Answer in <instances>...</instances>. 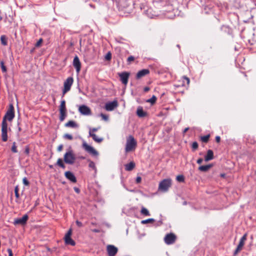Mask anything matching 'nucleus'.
Wrapping results in <instances>:
<instances>
[{"label":"nucleus","instance_id":"58836bf2","mask_svg":"<svg viewBox=\"0 0 256 256\" xmlns=\"http://www.w3.org/2000/svg\"><path fill=\"white\" fill-rule=\"evenodd\" d=\"M0 64L2 72H6V68L4 64V62H0Z\"/></svg>","mask_w":256,"mask_h":256},{"label":"nucleus","instance_id":"e2e57ef3","mask_svg":"<svg viewBox=\"0 0 256 256\" xmlns=\"http://www.w3.org/2000/svg\"><path fill=\"white\" fill-rule=\"evenodd\" d=\"M244 76H245L246 77V76H247L246 75V74H244Z\"/></svg>","mask_w":256,"mask_h":256},{"label":"nucleus","instance_id":"412c9836","mask_svg":"<svg viewBox=\"0 0 256 256\" xmlns=\"http://www.w3.org/2000/svg\"><path fill=\"white\" fill-rule=\"evenodd\" d=\"M214 158V152L212 150H209L207 152V154L204 158V160L206 162L212 160Z\"/></svg>","mask_w":256,"mask_h":256},{"label":"nucleus","instance_id":"c03bdc74","mask_svg":"<svg viewBox=\"0 0 256 256\" xmlns=\"http://www.w3.org/2000/svg\"><path fill=\"white\" fill-rule=\"evenodd\" d=\"M24 153L26 155H28L30 153V148L28 146H26L25 148Z\"/></svg>","mask_w":256,"mask_h":256},{"label":"nucleus","instance_id":"7c9ffc66","mask_svg":"<svg viewBox=\"0 0 256 256\" xmlns=\"http://www.w3.org/2000/svg\"><path fill=\"white\" fill-rule=\"evenodd\" d=\"M176 180L178 182H184V177L183 175H178L176 176Z\"/></svg>","mask_w":256,"mask_h":256},{"label":"nucleus","instance_id":"864d4df0","mask_svg":"<svg viewBox=\"0 0 256 256\" xmlns=\"http://www.w3.org/2000/svg\"><path fill=\"white\" fill-rule=\"evenodd\" d=\"M203 162V159L202 158H200L197 160V163L198 164H201Z\"/></svg>","mask_w":256,"mask_h":256},{"label":"nucleus","instance_id":"f704fd0d","mask_svg":"<svg viewBox=\"0 0 256 256\" xmlns=\"http://www.w3.org/2000/svg\"><path fill=\"white\" fill-rule=\"evenodd\" d=\"M18 191H19L18 186H16L14 188V194H15L16 197L17 198H20V194H19V193H18Z\"/></svg>","mask_w":256,"mask_h":256},{"label":"nucleus","instance_id":"4c0bfd02","mask_svg":"<svg viewBox=\"0 0 256 256\" xmlns=\"http://www.w3.org/2000/svg\"><path fill=\"white\" fill-rule=\"evenodd\" d=\"M64 138L69 140H72L73 138L72 136L68 134H66L64 136Z\"/></svg>","mask_w":256,"mask_h":256},{"label":"nucleus","instance_id":"4d7b16f0","mask_svg":"<svg viewBox=\"0 0 256 256\" xmlns=\"http://www.w3.org/2000/svg\"><path fill=\"white\" fill-rule=\"evenodd\" d=\"M74 190L75 192H76V193H78H78L80 192V190L79 188H74Z\"/></svg>","mask_w":256,"mask_h":256},{"label":"nucleus","instance_id":"09e8293b","mask_svg":"<svg viewBox=\"0 0 256 256\" xmlns=\"http://www.w3.org/2000/svg\"><path fill=\"white\" fill-rule=\"evenodd\" d=\"M142 180V178L140 176H138L136 178V182L138 184L140 183Z\"/></svg>","mask_w":256,"mask_h":256},{"label":"nucleus","instance_id":"9d476101","mask_svg":"<svg viewBox=\"0 0 256 256\" xmlns=\"http://www.w3.org/2000/svg\"><path fill=\"white\" fill-rule=\"evenodd\" d=\"M72 230L70 228L64 236V241L66 244L74 246L76 244L75 242L71 238Z\"/></svg>","mask_w":256,"mask_h":256},{"label":"nucleus","instance_id":"a18cd8bd","mask_svg":"<svg viewBox=\"0 0 256 256\" xmlns=\"http://www.w3.org/2000/svg\"><path fill=\"white\" fill-rule=\"evenodd\" d=\"M182 78H183V79H184V80H186V84H189L190 82V80L189 78H188V77H186V76H183V77H182Z\"/></svg>","mask_w":256,"mask_h":256},{"label":"nucleus","instance_id":"49530a36","mask_svg":"<svg viewBox=\"0 0 256 256\" xmlns=\"http://www.w3.org/2000/svg\"><path fill=\"white\" fill-rule=\"evenodd\" d=\"M8 256H13V254L12 250L10 248L8 249Z\"/></svg>","mask_w":256,"mask_h":256},{"label":"nucleus","instance_id":"0eeeda50","mask_svg":"<svg viewBox=\"0 0 256 256\" xmlns=\"http://www.w3.org/2000/svg\"><path fill=\"white\" fill-rule=\"evenodd\" d=\"M8 124L7 122H5L4 121H2V140L3 142H6L8 140Z\"/></svg>","mask_w":256,"mask_h":256},{"label":"nucleus","instance_id":"603ef678","mask_svg":"<svg viewBox=\"0 0 256 256\" xmlns=\"http://www.w3.org/2000/svg\"><path fill=\"white\" fill-rule=\"evenodd\" d=\"M98 130V128H93L92 130H90V131H91L92 132L94 133V132H96Z\"/></svg>","mask_w":256,"mask_h":256},{"label":"nucleus","instance_id":"79ce46f5","mask_svg":"<svg viewBox=\"0 0 256 256\" xmlns=\"http://www.w3.org/2000/svg\"><path fill=\"white\" fill-rule=\"evenodd\" d=\"M22 182L25 186H28L30 184V182L26 178H23Z\"/></svg>","mask_w":256,"mask_h":256},{"label":"nucleus","instance_id":"e433bc0d","mask_svg":"<svg viewBox=\"0 0 256 256\" xmlns=\"http://www.w3.org/2000/svg\"><path fill=\"white\" fill-rule=\"evenodd\" d=\"M100 116L102 117V119L105 121H108V116L105 114L102 113Z\"/></svg>","mask_w":256,"mask_h":256},{"label":"nucleus","instance_id":"9b49d317","mask_svg":"<svg viewBox=\"0 0 256 256\" xmlns=\"http://www.w3.org/2000/svg\"><path fill=\"white\" fill-rule=\"evenodd\" d=\"M247 233H246L240 238V241L239 242V244L235 250L234 254H236L238 253L240 250H241L242 248V247L244 246L245 242L247 238Z\"/></svg>","mask_w":256,"mask_h":256},{"label":"nucleus","instance_id":"4be33fe9","mask_svg":"<svg viewBox=\"0 0 256 256\" xmlns=\"http://www.w3.org/2000/svg\"><path fill=\"white\" fill-rule=\"evenodd\" d=\"M64 126L67 128H76L78 127V124L73 120H69L65 124Z\"/></svg>","mask_w":256,"mask_h":256},{"label":"nucleus","instance_id":"b1692460","mask_svg":"<svg viewBox=\"0 0 256 256\" xmlns=\"http://www.w3.org/2000/svg\"><path fill=\"white\" fill-rule=\"evenodd\" d=\"M135 166V163L134 162H131L125 165V170L126 171H131L134 168Z\"/></svg>","mask_w":256,"mask_h":256},{"label":"nucleus","instance_id":"c9c22d12","mask_svg":"<svg viewBox=\"0 0 256 256\" xmlns=\"http://www.w3.org/2000/svg\"><path fill=\"white\" fill-rule=\"evenodd\" d=\"M88 166L90 168H92L93 170H96V168L95 166V164L92 161L90 160Z\"/></svg>","mask_w":256,"mask_h":256},{"label":"nucleus","instance_id":"1a4fd4ad","mask_svg":"<svg viewBox=\"0 0 256 256\" xmlns=\"http://www.w3.org/2000/svg\"><path fill=\"white\" fill-rule=\"evenodd\" d=\"M176 240V236L174 233L166 234L164 238L165 243L168 245L173 244Z\"/></svg>","mask_w":256,"mask_h":256},{"label":"nucleus","instance_id":"f3484780","mask_svg":"<svg viewBox=\"0 0 256 256\" xmlns=\"http://www.w3.org/2000/svg\"><path fill=\"white\" fill-rule=\"evenodd\" d=\"M73 66L75 68L77 72H79L81 68V62L78 56L74 57L73 60Z\"/></svg>","mask_w":256,"mask_h":256},{"label":"nucleus","instance_id":"cd10ccee","mask_svg":"<svg viewBox=\"0 0 256 256\" xmlns=\"http://www.w3.org/2000/svg\"><path fill=\"white\" fill-rule=\"evenodd\" d=\"M1 43L4 46H6L8 44L7 38L4 35H2L0 36Z\"/></svg>","mask_w":256,"mask_h":256},{"label":"nucleus","instance_id":"a878e982","mask_svg":"<svg viewBox=\"0 0 256 256\" xmlns=\"http://www.w3.org/2000/svg\"><path fill=\"white\" fill-rule=\"evenodd\" d=\"M210 135L207 134L206 136H202L200 137V140L204 143H207L210 140Z\"/></svg>","mask_w":256,"mask_h":256},{"label":"nucleus","instance_id":"7ed1b4c3","mask_svg":"<svg viewBox=\"0 0 256 256\" xmlns=\"http://www.w3.org/2000/svg\"><path fill=\"white\" fill-rule=\"evenodd\" d=\"M172 180L170 178L164 179L160 182L158 189L164 192H167L172 186Z\"/></svg>","mask_w":256,"mask_h":256},{"label":"nucleus","instance_id":"3c124183","mask_svg":"<svg viewBox=\"0 0 256 256\" xmlns=\"http://www.w3.org/2000/svg\"><path fill=\"white\" fill-rule=\"evenodd\" d=\"M216 142L218 143L220 141V136H216Z\"/></svg>","mask_w":256,"mask_h":256},{"label":"nucleus","instance_id":"c85d7f7f","mask_svg":"<svg viewBox=\"0 0 256 256\" xmlns=\"http://www.w3.org/2000/svg\"><path fill=\"white\" fill-rule=\"evenodd\" d=\"M56 164L60 167L62 168H65V166L63 162V161L62 159L58 158L57 160Z\"/></svg>","mask_w":256,"mask_h":256},{"label":"nucleus","instance_id":"a19ab883","mask_svg":"<svg viewBox=\"0 0 256 256\" xmlns=\"http://www.w3.org/2000/svg\"><path fill=\"white\" fill-rule=\"evenodd\" d=\"M112 58V54L110 52L107 53V54L105 56V59L107 60H110Z\"/></svg>","mask_w":256,"mask_h":256},{"label":"nucleus","instance_id":"13d9d810","mask_svg":"<svg viewBox=\"0 0 256 256\" xmlns=\"http://www.w3.org/2000/svg\"><path fill=\"white\" fill-rule=\"evenodd\" d=\"M189 130V128H186L184 129V131H183V133L184 134H185L187 132V131Z\"/></svg>","mask_w":256,"mask_h":256},{"label":"nucleus","instance_id":"052dcab7","mask_svg":"<svg viewBox=\"0 0 256 256\" xmlns=\"http://www.w3.org/2000/svg\"><path fill=\"white\" fill-rule=\"evenodd\" d=\"M18 130H19V131H20V130H21V128H18Z\"/></svg>","mask_w":256,"mask_h":256},{"label":"nucleus","instance_id":"f257e3e1","mask_svg":"<svg viewBox=\"0 0 256 256\" xmlns=\"http://www.w3.org/2000/svg\"><path fill=\"white\" fill-rule=\"evenodd\" d=\"M137 142L132 136H129L126 138L125 152H129L134 151L136 148Z\"/></svg>","mask_w":256,"mask_h":256},{"label":"nucleus","instance_id":"2f4dec72","mask_svg":"<svg viewBox=\"0 0 256 256\" xmlns=\"http://www.w3.org/2000/svg\"><path fill=\"white\" fill-rule=\"evenodd\" d=\"M11 150H12V152H13L14 153H16L18 152L17 146H16V142H14L12 143V148H11Z\"/></svg>","mask_w":256,"mask_h":256},{"label":"nucleus","instance_id":"5fc2aeb1","mask_svg":"<svg viewBox=\"0 0 256 256\" xmlns=\"http://www.w3.org/2000/svg\"><path fill=\"white\" fill-rule=\"evenodd\" d=\"M144 91L145 92H148L150 90V88L149 87H148V86H146L144 88Z\"/></svg>","mask_w":256,"mask_h":256},{"label":"nucleus","instance_id":"f03ea898","mask_svg":"<svg viewBox=\"0 0 256 256\" xmlns=\"http://www.w3.org/2000/svg\"><path fill=\"white\" fill-rule=\"evenodd\" d=\"M14 109L12 104L10 105V107L5 115L2 118V121H4L5 122H7L6 120L12 122L14 117Z\"/></svg>","mask_w":256,"mask_h":256},{"label":"nucleus","instance_id":"5701e85b","mask_svg":"<svg viewBox=\"0 0 256 256\" xmlns=\"http://www.w3.org/2000/svg\"><path fill=\"white\" fill-rule=\"evenodd\" d=\"M136 114L140 118H143L146 116V112L144 111L142 107H139L137 109Z\"/></svg>","mask_w":256,"mask_h":256},{"label":"nucleus","instance_id":"ddd939ff","mask_svg":"<svg viewBox=\"0 0 256 256\" xmlns=\"http://www.w3.org/2000/svg\"><path fill=\"white\" fill-rule=\"evenodd\" d=\"M28 218V216L27 214H24L22 218L15 219L14 222V225H24L26 224Z\"/></svg>","mask_w":256,"mask_h":256},{"label":"nucleus","instance_id":"a211bd4d","mask_svg":"<svg viewBox=\"0 0 256 256\" xmlns=\"http://www.w3.org/2000/svg\"><path fill=\"white\" fill-rule=\"evenodd\" d=\"M150 74V70L148 69H143L138 72L136 75V78L140 79L142 77L146 76Z\"/></svg>","mask_w":256,"mask_h":256},{"label":"nucleus","instance_id":"bb28decb","mask_svg":"<svg viewBox=\"0 0 256 256\" xmlns=\"http://www.w3.org/2000/svg\"><path fill=\"white\" fill-rule=\"evenodd\" d=\"M140 213L142 214L145 216H150L149 211L146 208H145L144 207H142L141 210H140Z\"/></svg>","mask_w":256,"mask_h":256},{"label":"nucleus","instance_id":"6e6552de","mask_svg":"<svg viewBox=\"0 0 256 256\" xmlns=\"http://www.w3.org/2000/svg\"><path fill=\"white\" fill-rule=\"evenodd\" d=\"M82 148L89 154L92 156H98V152L92 146H89L86 142H84L82 144Z\"/></svg>","mask_w":256,"mask_h":256},{"label":"nucleus","instance_id":"20e7f679","mask_svg":"<svg viewBox=\"0 0 256 256\" xmlns=\"http://www.w3.org/2000/svg\"><path fill=\"white\" fill-rule=\"evenodd\" d=\"M59 111L60 120V122H63L67 115L66 101L64 100L60 102V104L59 106Z\"/></svg>","mask_w":256,"mask_h":256},{"label":"nucleus","instance_id":"6ab92c4d","mask_svg":"<svg viewBox=\"0 0 256 256\" xmlns=\"http://www.w3.org/2000/svg\"><path fill=\"white\" fill-rule=\"evenodd\" d=\"M65 176L66 178L70 180L72 182L76 183V178L74 175L70 171L66 172L64 173Z\"/></svg>","mask_w":256,"mask_h":256},{"label":"nucleus","instance_id":"8fccbe9b","mask_svg":"<svg viewBox=\"0 0 256 256\" xmlns=\"http://www.w3.org/2000/svg\"><path fill=\"white\" fill-rule=\"evenodd\" d=\"M76 222L78 227H82V224L80 222H79L78 220H76Z\"/></svg>","mask_w":256,"mask_h":256},{"label":"nucleus","instance_id":"423d86ee","mask_svg":"<svg viewBox=\"0 0 256 256\" xmlns=\"http://www.w3.org/2000/svg\"><path fill=\"white\" fill-rule=\"evenodd\" d=\"M74 82V78L70 76L68 78L64 83V88L62 90V96H64L66 92L70 90L71 86Z\"/></svg>","mask_w":256,"mask_h":256},{"label":"nucleus","instance_id":"ea45409f","mask_svg":"<svg viewBox=\"0 0 256 256\" xmlns=\"http://www.w3.org/2000/svg\"><path fill=\"white\" fill-rule=\"evenodd\" d=\"M43 42V40L42 38H40L37 42L36 43V44H35V46L36 47H40V46L42 42Z\"/></svg>","mask_w":256,"mask_h":256},{"label":"nucleus","instance_id":"4468645a","mask_svg":"<svg viewBox=\"0 0 256 256\" xmlns=\"http://www.w3.org/2000/svg\"><path fill=\"white\" fill-rule=\"evenodd\" d=\"M118 106L117 100H114L111 102L106 103L105 109L107 111H112Z\"/></svg>","mask_w":256,"mask_h":256},{"label":"nucleus","instance_id":"680f3d73","mask_svg":"<svg viewBox=\"0 0 256 256\" xmlns=\"http://www.w3.org/2000/svg\"><path fill=\"white\" fill-rule=\"evenodd\" d=\"M50 168H52V166H50Z\"/></svg>","mask_w":256,"mask_h":256},{"label":"nucleus","instance_id":"c756f323","mask_svg":"<svg viewBox=\"0 0 256 256\" xmlns=\"http://www.w3.org/2000/svg\"><path fill=\"white\" fill-rule=\"evenodd\" d=\"M154 222V219H153V218H148V219H147V220H142L141 222V223L142 224H148V223H152Z\"/></svg>","mask_w":256,"mask_h":256},{"label":"nucleus","instance_id":"37998d69","mask_svg":"<svg viewBox=\"0 0 256 256\" xmlns=\"http://www.w3.org/2000/svg\"><path fill=\"white\" fill-rule=\"evenodd\" d=\"M134 59L135 58L133 56H130L129 57H128L127 61L128 62L130 63L134 61Z\"/></svg>","mask_w":256,"mask_h":256},{"label":"nucleus","instance_id":"6e6d98bb","mask_svg":"<svg viewBox=\"0 0 256 256\" xmlns=\"http://www.w3.org/2000/svg\"><path fill=\"white\" fill-rule=\"evenodd\" d=\"M92 232H100V230L98 229H93L92 230Z\"/></svg>","mask_w":256,"mask_h":256},{"label":"nucleus","instance_id":"bf43d9fd","mask_svg":"<svg viewBox=\"0 0 256 256\" xmlns=\"http://www.w3.org/2000/svg\"><path fill=\"white\" fill-rule=\"evenodd\" d=\"M220 176L222 177V178H224L225 176V174H220Z\"/></svg>","mask_w":256,"mask_h":256},{"label":"nucleus","instance_id":"2eb2a0df","mask_svg":"<svg viewBox=\"0 0 256 256\" xmlns=\"http://www.w3.org/2000/svg\"><path fill=\"white\" fill-rule=\"evenodd\" d=\"M120 78V81L124 85H126L128 82V78L130 76V73L128 72H122L118 74Z\"/></svg>","mask_w":256,"mask_h":256},{"label":"nucleus","instance_id":"aec40b11","mask_svg":"<svg viewBox=\"0 0 256 256\" xmlns=\"http://www.w3.org/2000/svg\"><path fill=\"white\" fill-rule=\"evenodd\" d=\"M89 136L92 137L96 142L100 143L103 140V138L98 137L95 134L92 132L91 131L89 132Z\"/></svg>","mask_w":256,"mask_h":256},{"label":"nucleus","instance_id":"393cba45","mask_svg":"<svg viewBox=\"0 0 256 256\" xmlns=\"http://www.w3.org/2000/svg\"><path fill=\"white\" fill-rule=\"evenodd\" d=\"M212 165L208 164L205 166H201L198 167V170L201 172H207L210 168H212Z\"/></svg>","mask_w":256,"mask_h":256},{"label":"nucleus","instance_id":"f8f14e48","mask_svg":"<svg viewBox=\"0 0 256 256\" xmlns=\"http://www.w3.org/2000/svg\"><path fill=\"white\" fill-rule=\"evenodd\" d=\"M78 111L81 114L84 116H89L92 114V111L90 108L85 105L80 106Z\"/></svg>","mask_w":256,"mask_h":256},{"label":"nucleus","instance_id":"39448f33","mask_svg":"<svg viewBox=\"0 0 256 256\" xmlns=\"http://www.w3.org/2000/svg\"><path fill=\"white\" fill-rule=\"evenodd\" d=\"M64 160L66 164H74L76 157L72 150H70L64 154Z\"/></svg>","mask_w":256,"mask_h":256},{"label":"nucleus","instance_id":"de8ad7c7","mask_svg":"<svg viewBox=\"0 0 256 256\" xmlns=\"http://www.w3.org/2000/svg\"><path fill=\"white\" fill-rule=\"evenodd\" d=\"M63 148V145L62 144H60V146H58V148H57V150L58 151V152H60L62 150Z\"/></svg>","mask_w":256,"mask_h":256},{"label":"nucleus","instance_id":"72a5a7b5","mask_svg":"<svg viewBox=\"0 0 256 256\" xmlns=\"http://www.w3.org/2000/svg\"><path fill=\"white\" fill-rule=\"evenodd\" d=\"M156 100V96H153L147 100V102H150L152 104H154Z\"/></svg>","mask_w":256,"mask_h":256},{"label":"nucleus","instance_id":"dca6fc26","mask_svg":"<svg viewBox=\"0 0 256 256\" xmlns=\"http://www.w3.org/2000/svg\"><path fill=\"white\" fill-rule=\"evenodd\" d=\"M106 250L108 256H114L118 251V248L113 245H108Z\"/></svg>","mask_w":256,"mask_h":256},{"label":"nucleus","instance_id":"473e14b6","mask_svg":"<svg viewBox=\"0 0 256 256\" xmlns=\"http://www.w3.org/2000/svg\"><path fill=\"white\" fill-rule=\"evenodd\" d=\"M198 144L196 142H194L192 144V148L193 151L196 150L198 148Z\"/></svg>","mask_w":256,"mask_h":256}]
</instances>
